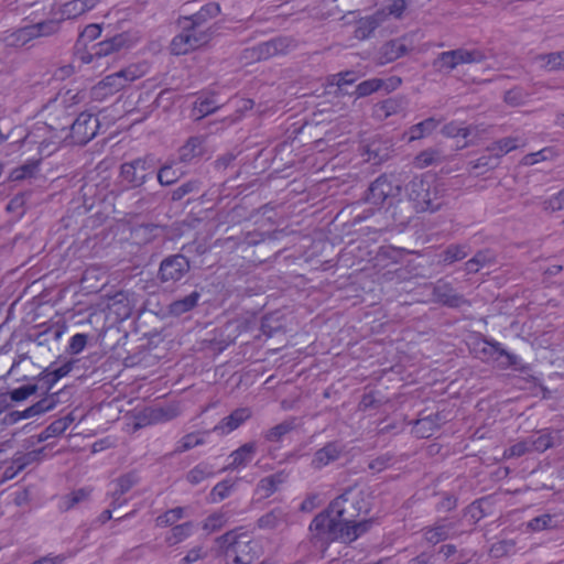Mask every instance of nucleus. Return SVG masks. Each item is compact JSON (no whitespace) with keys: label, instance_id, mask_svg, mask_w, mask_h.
I'll return each instance as SVG.
<instances>
[{"label":"nucleus","instance_id":"obj_52","mask_svg":"<svg viewBox=\"0 0 564 564\" xmlns=\"http://www.w3.org/2000/svg\"><path fill=\"white\" fill-rule=\"evenodd\" d=\"M516 542L512 540H501L494 543L490 547V555L492 557L507 556L514 552Z\"/></svg>","mask_w":564,"mask_h":564},{"label":"nucleus","instance_id":"obj_45","mask_svg":"<svg viewBox=\"0 0 564 564\" xmlns=\"http://www.w3.org/2000/svg\"><path fill=\"white\" fill-rule=\"evenodd\" d=\"M25 205H26V193H20V194L14 195L10 199L6 209L9 214H13L17 217V219H21L26 212Z\"/></svg>","mask_w":564,"mask_h":564},{"label":"nucleus","instance_id":"obj_13","mask_svg":"<svg viewBox=\"0 0 564 564\" xmlns=\"http://www.w3.org/2000/svg\"><path fill=\"white\" fill-rule=\"evenodd\" d=\"M485 59V54L479 50L458 48L443 52L438 56V61L443 67L454 69L456 66L465 63H478Z\"/></svg>","mask_w":564,"mask_h":564},{"label":"nucleus","instance_id":"obj_19","mask_svg":"<svg viewBox=\"0 0 564 564\" xmlns=\"http://www.w3.org/2000/svg\"><path fill=\"white\" fill-rule=\"evenodd\" d=\"M406 36L387 42L379 51L378 64L384 65L405 55L409 51L405 41Z\"/></svg>","mask_w":564,"mask_h":564},{"label":"nucleus","instance_id":"obj_5","mask_svg":"<svg viewBox=\"0 0 564 564\" xmlns=\"http://www.w3.org/2000/svg\"><path fill=\"white\" fill-rule=\"evenodd\" d=\"M48 133H52V129L47 124L41 122H36L34 127L26 133V135L20 142L19 149L21 150L22 154L33 150H36V153L30 156L24 164L11 171L9 176L11 181L31 178L36 174L42 160L48 156L43 153V144L41 142L42 139H48Z\"/></svg>","mask_w":564,"mask_h":564},{"label":"nucleus","instance_id":"obj_35","mask_svg":"<svg viewBox=\"0 0 564 564\" xmlns=\"http://www.w3.org/2000/svg\"><path fill=\"white\" fill-rule=\"evenodd\" d=\"M440 122L441 120H436L431 117L412 126L409 130V140L414 141L424 138L426 134L435 130Z\"/></svg>","mask_w":564,"mask_h":564},{"label":"nucleus","instance_id":"obj_33","mask_svg":"<svg viewBox=\"0 0 564 564\" xmlns=\"http://www.w3.org/2000/svg\"><path fill=\"white\" fill-rule=\"evenodd\" d=\"M529 441L531 451L538 453H544L555 444L553 432L549 429L541 430L538 436L529 437Z\"/></svg>","mask_w":564,"mask_h":564},{"label":"nucleus","instance_id":"obj_2","mask_svg":"<svg viewBox=\"0 0 564 564\" xmlns=\"http://www.w3.org/2000/svg\"><path fill=\"white\" fill-rule=\"evenodd\" d=\"M52 129L48 139H42V151L46 155L55 153L61 145H85L93 140L100 128L99 118L90 111L80 112L70 126H54L44 122Z\"/></svg>","mask_w":564,"mask_h":564},{"label":"nucleus","instance_id":"obj_64","mask_svg":"<svg viewBox=\"0 0 564 564\" xmlns=\"http://www.w3.org/2000/svg\"><path fill=\"white\" fill-rule=\"evenodd\" d=\"M392 459L393 457L388 454L378 456L369 463V468L373 471H382L392 465Z\"/></svg>","mask_w":564,"mask_h":564},{"label":"nucleus","instance_id":"obj_36","mask_svg":"<svg viewBox=\"0 0 564 564\" xmlns=\"http://www.w3.org/2000/svg\"><path fill=\"white\" fill-rule=\"evenodd\" d=\"M283 481H284L283 474L276 473V474H273V475L262 478L259 481L257 489L259 492H261V495L264 498H269L270 496H272L275 492L279 485H281Z\"/></svg>","mask_w":564,"mask_h":564},{"label":"nucleus","instance_id":"obj_1","mask_svg":"<svg viewBox=\"0 0 564 564\" xmlns=\"http://www.w3.org/2000/svg\"><path fill=\"white\" fill-rule=\"evenodd\" d=\"M371 509L369 497L356 488H349L335 498L328 508L314 517L310 531L315 539L327 543L340 541L351 543L370 530L372 519L356 522Z\"/></svg>","mask_w":564,"mask_h":564},{"label":"nucleus","instance_id":"obj_27","mask_svg":"<svg viewBox=\"0 0 564 564\" xmlns=\"http://www.w3.org/2000/svg\"><path fill=\"white\" fill-rule=\"evenodd\" d=\"M204 139L202 137H191L186 143L178 150V159L182 163H188L193 159L203 154Z\"/></svg>","mask_w":564,"mask_h":564},{"label":"nucleus","instance_id":"obj_3","mask_svg":"<svg viewBox=\"0 0 564 564\" xmlns=\"http://www.w3.org/2000/svg\"><path fill=\"white\" fill-rule=\"evenodd\" d=\"M220 13V6L217 2H208L200 10L180 20L183 31L173 37L170 50L174 55H185L207 44L212 34L203 29V23Z\"/></svg>","mask_w":564,"mask_h":564},{"label":"nucleus","instance_id":"obj_28","mask_svg":"<svg viewBox=\"0 0 564 564\" xmlns=\"http://www.w3.org/2000/svg\"><path fill=\"white\" fill-rule=\"evenodd\" d=\"M438 427H440L438 414H436L434 416L429 415V416L416 420L414 422L412 432L417 438H429L435 433V431Z\"/></svg>","mask_w":564,"mask_h":564},{"label":"nucleus","instance_id":"obj_12","mask_svg":"<svg viewBox=\"0 0 564 564\" xmlns=\"http://www.w3.org/2000/svg\"><path fill=\"white\" fill-rule=\"evenodd\" d=\"M43 456V451L17 452L9 465L4 468L1 476V482L13 479L18 474L23 471L28 466L39 462Z\"/></svg>","mask_w":564,"mask_h":564},{"label":"nucleus","instance_id":"obj_56","mask_svg":"<svg viewBox=\"0 0 564 564\" xmlns=\"http://www.w3.org/2000/svg\"><path fill=\"white\" fill-rule=\"evenodd\" d=\"M88 336L84 333H76L73 335L67 345V350L72 355L80 354L87 345Z\"/></svg>","mask_w":564,"mask_h":564},{"label":"nucleus","instance_id":"obj_18","mask_svg":"<svg viewBox=\"0 0 564 564\" xmlns=\"http://www.w3.org/2000/svg\"><path fill=\"white\" fill-rule=\"evenodd\" d=\"M57 404L55 394L42 398L23 411H14L10 414L12 422L31 419L53 410Z\"/></svg>","mask_w":564,"mask_h":564},{"label":"nucleus","instance_id":"obj_10","mask_svg":"<svg viewBox=\"0 0 564 564\" xmlns=\"http://www.w3.org/2000/svg\"><path fill=\"white\" fill-rule=\"evenodd\" d=\"M58 30V22L54 20L42 21L35 24L24 25L6 36L8 45L23 46L32 39L53 34Z\"/></svg>","mask_w":564,"mask_h":564},{"label":"nucleus","instance_id":"obj_31","mask_svg":"<svg viewBox=\"0 0 564 564\" xmlns=\"http://www.w3.org/2000/svg\"><path fill=\"white\" fill-rule=\"evenodd\" d=\"M199 297V293L197 291H194L184 299L172 302L169 306V312L175 316H180L184 313H187L197 305Z\"/></svg>","mask_w":564,"mask_h":564},{"label":"nucleus","instance_id":"obj_41","mask_svg":"<svg viewBox=\"0 0 564 564\" xmlns=\"http://www.w3.org/2000/svg\"><path fill=\"white\" fill-rule=\"evenodd\" d=\"M556 155H557V152L554 148L546 147L538 152H532V153L525 154L522 158L521 163L523 165H534L539 162L545 161L547 159H552Z\"/></svg>","mask_w":564,"mask_h":564},{"label":"nucleus","instance_id":"obj_39","mask_svg":"<svg viewBox=\"0 0 564 564\" xmlns=\"http://www.w3.org/2000/svg\"><path fill=\"white\" fill-rule=\"evenodd\" d=\"M182 175V171L174 169L171 164H165L158 171L156 176L160 185L167 186L177 182Z\"/></svg>","mask_w":564,"mask_h":564},{"label":"nucleus","instance_id":"obj_44","mask_svg":"<svg viewBox=\"0 0 564 564\" xmlns=\"http://www.w3.org/2000/svg\"><path fill=\"white\" fill-rule=\"evenodd\" d=\"M294 427V420L284 421L267 431L264 437L269 442H279L285 434L291 432Z\"/></svg>","mask_w":564,"mask_h":564},{"label":"nucleus","instance_id":"obj_8","mask_svg":"<svg viewBox=\"0 0 564 564\" xmlns=\"http://www.w3.org/2000/svg\"><path fill=\"white\" fill-rule=\"evenodd\" d=\"M401 185L391 176L381 174L369 186L366 202L378 207H392L401 202Z\"/></svg>","mask_w":564,"mask_h":564},{"label":"nucleus","instance_id":"obj_61","mask_svg":"<svg viewBox=\"0 0 564 564\" xmlns=\"http://www.w3.org/2000/svg\"><path fill=\"white\" fill-rule=\"evenodd\" d=\"M56 383L57 381L52 372L46 369L40 373L35 386H37V390H42L45 393H48L56 386Z\"/></svg>","mask_w":564,"mask_h":564},{"label":"nucleus","instance_id":"obj_47","mask_svg":"<svg viewBox=\"0 0 564 564\" xmlns=\"http://www.w3.org/2000/svg\"><path fill=\"white\" fill-rule=\"evenodd\" d=\"M137 476L133 473L126 474L119 477L115 482L113 496L118 498L128 492L137 482Z\"/></svg>","mask_w":564,"mask_h":564},{"label":"nucleus","instance_id":"obj_21","mask_svg":"<svg viewBox=\"0 0 564 564\" xmlns=\"http://www.w3.org/2000/svg\"><path fill=\"white\" fill-rule=\"evenodd\" d=\"M101 0H70L59 8L62 20L76 19L84 13L95 9Z\"/></svg>","mask_w":564,"mask_h":564},{"label":"nucleus","instance_id":"obj_4","mask_svg":"<svg viewBox=\"0 0 564 564\" xmlns=\"http://www.w3.org/2000/svg\"><path fill=\"white\" fill-rule=\"evenodd\" d=\"M406 194L416 213H434L444 205L445 189L431 172L414 176L406 185Z\"/></svg>","mask_w":564,"mask_h":564},{"label":"nucleus","instance_id":"obj_37","mask_svg":"<svg viewBox=\"0 0 564 564\" xmlns=\"http://www.w3.org/2000/svg\"><path fill=\"white\" fill-rule=\"evenodd\" d=\"M193 528L194 524L191 521L174 525L166 538V542L170 545H175L185 541L193 534Z\"/></svg>","mask_w":564,"mask_h":564},{"label":"nucleus","instance_id":"obj_48","mask_svg":"<svg viewBox=\"0 0 564 564\" xmlns=\"http://www.w3.org/2000/svg\"><path fill=\"white\" fill-rule=\"evenodd\" d=\"M227 520L228 517L225 512H214L205 519L203 529L209 533L215 532L221 529L226 524Z\"/></svg>","mask_w":564,"mask_h":564},{"label":"nucleus","instance_id":"obj_14","mask_svg":"<svg viewBox=\"0 0 564 564\" xmlns=\"http://www.w3.org/2000/svg\"><path fill=\"white\" fill-rule=\"evenodd\" d=\"M137 41L138 39L133 37L129 32H122L116 34L111 39L94 44L91 50L95 51L97 58H101L118 52L123 47H131L137 43Z\"/></svg>","mask_w":564,"mask_h":564},{"label":"nucleus","instance_id":"obj_17","mask_svg":"<svg viewBox=\"0 0 564 564\" xmlns=\"http://www.w3.org/2000/svg\"><path fill=\"white\" fill-rule=\"evenodd\" d=\"M251 415L252 412L249 408H238L216 424L213 431L219 435H228L248 421Z\"/></svg>","mask_w":564,"mask_h":564},{"label":"nucleus","instance_id":"obj_58","mask_svg":"<svg viewBox=\"0 0 564 564\" xmlns=\"http://www.w3.org/2000/svg\"><path fill=\"white\" fill-rule=\"evenodd\" d=\"M37 391L35 384H24L10 391V398L12 401L20 402L26 400L29 397Z\"/></svg>","mask_w":564,"mask_h":564},{"label":"nucleus","instance_id":"obj_59","mask_svg":"<svg viewBox=\"0 0 564 564\" xmlns=\"http://www.w3.org/2000/svg\"><path fill=\"white\" fill-rule=\"evenodd\" d=\"M101 32L102 29L100 24H88L80 33L77 46H79L82 42H93L97 40L101 35Z\"/></svg>","mask_w":564,"mask_h":564},{"label":"nucleus","instance_id":"obj_54","mask_svg":"<svg viewBox=\"0 0 564 564\" xmlns=\"http://www.w3.org/2000/svg\"><path fill=\"white\" fill-rule=\"evenodd\" d=\"M199 181L191 180L183 183L181 186L172 192V200L177 202L183 199L186 195L197 192L199 189Z\"/></svg>","mask_w":564,"mask_h":564},{"label":"nucleus","instance_id":"obj_63","mask_svg":"<svg viewBox=\"0 0 564 564\" xmlns=\"http://www.w3.org/2000/svg\"><path fill=\"white\" fill-rule=\"evenodd\" d=\"M543 207L546 212L552 213L564 209V188L545 199Z\"/></svg>","mask_w":564,"mask_h":564},{"label":"nucleus","instance_id":"obj_49","mask_svg":"<svg viewBox=\"0 0 564 564\" xmlns=\"http://www.w3.org/2000/svg\"><path fill=\"white\" fill-rule=\"evenodd\" d=\"M283 517H284V514H283L282 510H280V509L271 510L270 512H268L259 518L258 527L260 529H274L278 527V524L283 519Z\"/></svg>","mask_w":564,"mask_h":564},{"label":"nucleus","instance_id":"obj_46","mask_svg":"<svg viewBox=\"0 0 564 564\" xmlns=\"http://www.w3.org/2000/svg\"><path fill=\"white\" fill-rule=\"evenodd\" d=\"M382 88V79L370 78L356 86L355 95L358 98L367 97Z\"/></svg>","mask_w":564,"mask_h":564},{"label":"nucleus","instance_id":"obj_50","mask_svg":"<svg viewBox=\"0 0 564 564\" xmlns=\"http://www.w3.org/2000/svg\"><path fill=\"white\" fill-rule=\"evenodd\" d=\"M536 58L550 70L564 69V52L539 55Z\"/></svg>","mask_w":564,"mask_h":564},{"label":"nucleus","instance_id":"obj_40","mask_svg":"<svg viewBox=\"0 0 564 564\" xmlns=\"http://www.w3.org/2000/svg\"><path fill=\"white\" fill-rule=\"evenodd\" d=\"M185 509L183 507H176L165 511L155 519L156 527L166 528L173 525L184 517Z\"/></svg>","mask_w":564,"mask_h":564},{"label":"nucleus","instance_id":"obj_32","mask_svg":"<svg viewBox=\"0 0 564 564\" xmlns=\"http://www.w3.org/2000/svg\"><path fill=\"white\" fill-rule=\"evenodd\" d=\"M484 344L486 346L482 348V351L485 354H487L488 351L490 354L495 352V354L499 355L497 360L499 358H502V360L499 362L502 368H511V367H516L518 365V361H519L518 356L510 354V352L506 351L505 349H502L500 347V343L495 341V343L490 344L485 340Z\"/></svg>","mask_w":564,"mask_h":564},{"label":"nucleus","instance_id":"obj_42","mask_svg":"<svg viewBox=\"0 0 564 564\" xmlns=\"http://www.w3.org/2000/svg\"><path fill=\"white\" fill-rule=\"evenodd\" d=\"M467 247L463 245H451L442 254V262L444 264H451L453 262L463 260L467 257Z\"/></svg>","mask_w":564,"mask_h":564},{"label":"nucleus","instance_id":"obj_43","mask_svg":"<svg viewBox=\"0 0 564 564\" xmlns=\"http://www.w3.org/2000/svg\"><path fill=\"white\" fill-rule=\"evenodd\" d=\"M234 487H235V481H232V480L226 479V480L219 481L218 484H216L214 486V488L210 491V495H209L210 501L214 503L223 501L230 495Z\"/></svg>","mask_w":564,"mask_h":564},{"label":"nucleus","instance_id":"obj_6","mask_svg":"<svg viewBox=\"0 0 564 564\" xmlns=\"http://www.w3.org/2000/svg\"><path fill=\"white\" fill-rule=\"evenodd\" d=\"M147 73V63L130 64L126 68L106 76L94 85L89 93L90 98L94 101H104L122 90L130 83L143 77Z\"/></svg>","mask_w":564,"mask_h":564},{"label":"nucleus","instance_id":"obj_53","mask_svg":"<svg viewBox=\"0 0 564 564\" xmlns=\"http://www.w3.org/2000/svg\"><path fill=\"white\" fill-rule=\"evenodd\" d=\"M531 445L529 438L522 440L513 445H511L509 448L505 449L503 452V458L509 459L512 457H520L523 456L527 453H531Z\"/></svg>","mask_w":564,"mask_h":564},{"label":"nucleus","instance_id":"obj_34","mask_svg":"<svg viewBox=\"0 0 564 564\" xmlns=\"http://www.w3.org/2000/svg\"><path fill=\"white\" fill-rule=\"evenodd\" d=\"M83 99H84V94L82 91L74 93L73 90L68 89L64 94L58 93L57 96L52 101V104L46 105L44 107V111L55 108V107H57V105H63L65 108H69L74 105L79 104Z\"/></svg>","mask_w":564,"mask_h":564},{"label":"nucleus","instance_id":"obj_55","mask_svg":"<svg viewBox=\"0 0 564 564\" xmlns=\"http://www.w3.org/2000/svg\"><path fill=\"white\" fill-rule=\"evenodd\" d=\"M437 158L438 151L433 149L424 150L414 158V165L419 169H425L436 162Z\"/></svg>","mask_w":564,"mask_h":564},{"label":"nucleus","instance_id":"obj_24","mask_svg":"<svg viewBox=\"0 0 564 564\" xmlns=\"http://www.w3.org/2000/svg\"><path fill=\"white\" fill-rule=\"evenodd\" d=\"M384 20V10H378L372 15L360 19L354 31L355 37L358 40L368 39Z\"/></svg>","mask_w":564,"mask_h":564},{"label":"nucleus","instance_id":"obj_20","mask_svg":"<svg viewBox=\"0 0 564 564\" xmlns=\"http://www.w3.org/2000/svg\"><path fill=\"white\" fill-rule=\"evenodd\" d=\"M345 446L338 442H329L315 452L312 465L314 468H323L339 458Z\"/></svg>","mask_w":564,"mask_h":564},{"label":"nucleus","instance_id":"obj_22","mask_svg":"<svg viewBox=\"0 0 564 564\" xmlns=\"http://www.w3.org/2000/svg\"><path fill=\"white\" fill-rule=\"evenodd\" d=\"M433 295L438 303L449 307H459L465 302L463 295L455 292L451 284L444 281H438L435 284Z\"/></svg>","mask_w":564,"mask_h":564},{"label":"nucleus","instance_id":"obj_15","mask_svg":"<svg viewBox=\"0 0 564 564\" xmlns=\"http://www.w3.org/2000/svg\"><path fill=\"white\" fill-rule=\"evenodd\" d=\"M359 152L365 162L379 165L388 158L389 145L388 142L375 137L368 142L362 141Z\"/></svg>","mask_w":564,"mask_h":564},{"label":"nucleus","instance_id":"obj_7","mask_svg":"<svg viewBox=\"0 0 564 564\" xmlns=\"http://www.w3.org/2000/svg\"><path fill=\"white\" fill-rule=\"evenodd\" d=\"M225 554L232 557L234 564H251L259 555V546L247 533L229 531L217 539Z\"/></svg>","mask_w":564,"mask_h":564},{"label":"nucleus","instance_id":"obj_60","mask_svg":"<svg viewBox=\"0 0 564 564\" xmlns=\"http://www.w3.org/2000/svg\"><path fill=\"white\" fill-rule=\"evenodd\" d=\"M552 516L544 513L531 519L527 523V528L532 532H539L551 527Z\"/></svg>","mask_w":564,"mask_h":564},{"label":"nucleus","instance_id":"obj_51","mask_svg":"<svg viewBox=\"0 0 564 564\" xmlns=\"http://www.w3.org/2000/svg\"><path fill=\"white\" fill-rule=\"evenodd\" d=\"M202 433H188L177 443L176 452L183 453L204 443Z\"/></svg>","mask_w":564,"mask_h":564},{"label":"nucleus","instance_id":"obj_57","mask_svg":"<svg viewBox=\"0 0 564 564\" xmlns=\"http://www.w3.org/2000/svg\"><path fill=\"white\" fill-rule=\"evenodd\" d=\"M357 80V76L355 72L347 70L344 73H338L336 75H333L328 79L329 86H336L337 89H340L345 85H350Z\"/></svg>","mask_w":564,"mask_h":564},{"label":"nucleus","instance_id":"obj_38","mask_svg":"<svg viewBox=\"0 0 564 564\" xmlns=\"http://www.w3.org/2000/svg\"><path fill=\"white\" fill-rule=\"evenodd\" d=\"M213 475L212 467L206 463H200L187 473L186 479L192 485H198Z\"/></svg>","mask_w":564,"mask_h":564},{"label":"nucleus","instance_id":"obj_25","mask_svg":"<svg viewBox=\"0 0 564 564\" xmlns=\"http://www.w3.org/2000/svg\"><path fill=\"white\" fill-rule=\"evenodd\" d=\"M219 108L217 100L215 99V93H202L193 107L192 115L196 119H202Z\"/></svg>","mask_w":564,"mask_h":564},{"label":"nucleus","instance_id":"obj_29","mask_svg":"<svg viewBox=\"0 0 564 564\" xmlns=\"http://www.w3.org/2000/svg\"><path fill=\"white\" fill-rule=\"evenodd\" d=\"M474 131L477 133L486 132L487 128H482V124L475 127H462L457 121H451L442 128V134L451 139L458 137L467 139Z\"/></svg>","mask_w":564,"mask_h":564},{"label":"nucleus","instance_id":"obj_16","mask_svg":"<svg viewBox=\"0 0 564 564\" xmlns=\"http://www.w3.org/2000/svg\"><path fill=\"white\" fill-rule=\"evenodd\" d=\"M295 46L294 41L290 37H276L271 41L259 44L253 48V54L258 59H267L275 55L286 54Z\"/></svg>","mask_w":564,"mask_h":564},{"label":"nucleus","instance_id":"obj_9","mask_svg":"<svg viewBox=\"0 0 564 564\" xmlns=\"http://www.w3.org/2000/svg\"><path fill=\"white\" fill-rule=\"evenodd\" d=\"M155 172V163L152 155L124 162L120 167V176L131 187L142 186Z\"/></svg>","mask_w":564,"mask_h":564},{"label":"nucleus","instance_id":"obj_62","mask_svg":"<svg viewBox=\"0 0 564 564\" xmlns=\"http://www.w3.org/2000/svg\"><path fill=\"white\" fill-rule=\"evenodd\" d=\"M406 8H408L406 0H393L391 3H389L381 10H384L386 19L389 15L400 19L403 15Z\"/></svg>","mask_w":564,"mask_h":564},{"label":"nucleus","instance_id":"obj_11","mask_svg":"<svg viewBox=\"0 0 564 564\" xmlns=\"http://www.w3.org/2000/svg\"><path fill=\"white\" fill-rule=\"evenodd\" d=\"M189 268V261L185 256L172 254L161 262L158 276L163 283H175L183 279Z\"/></svg>","mask_w":564,"mask_h":564},{"label":"nucleus","instance_id":"obj_30","mask_svg":"<svg viewBox=\"0 0 564 564\" xmlns=\"http://www.w3.org/2000/svg\"><path fill=\"white\" fill-rule=\"evenodd\" d=\"M453 527L445 520L436 522L433 527L424 529V538L431 544H437L445 541L452 531Z\"/></svg>","mask_w":564,"mask_h":564},{"label":"nucleus","instance_id":"obj_23","mask_svg":"<svg viewBox=\"0 0 564 564\" xmlns=\"http://www.w3.org/2000/svg\"><path fill=\"white\" fill-rule=\"evenodd\" d=\"M257 452V445L253 442L246 443L230 454L231 462L224 470H240L253 459Z\"/></svg>","mask_w":564,"mask_h":564},{"label":"nucleus","instance_id":"obj_26","mask_svg":"<svg viewBox=\"0 0 564 564\" xmlns=\"http://www.w3.org/2000/svg\"><path fill=\"white\" fill-rule=\"evenodd\" d=\"M524 145L525 141L516 137H508L494 142L487 148V151L495 154L496 159L500 160L503 155Z\"/></svg>","mask_w":564,"mask_h":564}]
</instances>
